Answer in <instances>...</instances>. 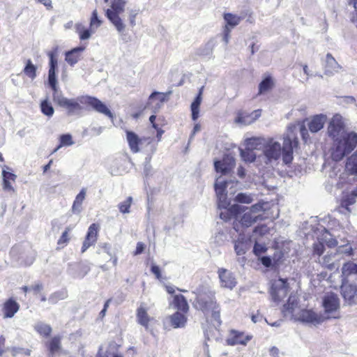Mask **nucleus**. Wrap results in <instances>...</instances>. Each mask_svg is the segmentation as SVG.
<instances>
[{
	"label": "nucleus",
	"mask_w": 357,
	"mask_h": 357,
	"mask_svg": "<svg viewBox=\"0 0 357 357\" xmlns=\"http://www.w3.org/2000/svg\"><path fill=\"white\" fill-rule=\"evenodd\" d=\"M56 104L66 109L68 114H73L81 111L83 105L86 109H92L100 114L112 119L113 114L107 106L98 98L90 96H82L76 99H68L65 97H58L54 99Z\"/></svg>",
	"instance_id": "nucleus-1"
},
{
	"label": "nucleus",
	"mask_w": 357,
	"mask_h": 357,
	"mask_svg": "<svg viewBox=\"0 0 357 357\" xmlns=\"http://www.w3.org/2000/svg\"><path fill=\"white\" fill-rule=\"evenodd\" d=\"M282 146L273 138H265L263 153L264 156H292L294 151L299 149V142L293 132L283 135Z\"/></svg>",
	"instance_id": "nucleus-2"
},
{
	"label": "nucleus",
	"mask_w": 357,
	"mask_h": 357,
	"mask_svg": "<svg viewBox=\"0 0 357 357\" xmlns=\"http://www.w3.org/2000/svg\"><path fill=\"white\" fill-rule=\"evenodd\" d=\"M297 305L298 296L296 294H290L287 303L283 305L282 310L284 316H291L296 320L314 326L321 324L326 319L323 315L312 310H302L298 314H295Z\"/></svg>",
	"instance_id": "nucleus-3"
},
{
	"label": "nucleus",
	"mask_w": 357,
	"mask_h": 357,
	"mask_svg": "<svg viewBox=\"0 0 357 357\" xmlns=\"http://www.w3.org/2000/svg\"><path fill=\"white\" fill-rule=\"evenodd\" d=\"M193 305L196 310L202 311L206 317L211 315L218 324L221 323L220 305L216 302L214 293L211 291L199 293Z\"/></svg>",
	"instance_id": "nucleus-4"
},
{
	"label": "nucleus",
	"mask_w": 357,
	"mask_h": 357,
	"mask_svg": "<svg viewBox=\"0 0 357 357\" xmlns=\"http://www.w3.org/2000/svg\"><path fill=\"white\" fill-rule=\"evenodd\" d=\"M333 146L337 156H348L357 146V132L344 133L333 142Z\"/></svg>",
	"instance_id": "nucleus-5"
},
{
	"label": "nucleus",
	"mask_w": 357,
	"mask_h": 357,
	"mask_svg": "<svg viewBox=\"0 0 357 357\" xmlns=\"http://www.w3.org/2000/svg\"><path fill=\"white\" fill-rule=\"evenodd\" d=\"M127 0H111L110 8L105 11V15L119 32L125 30V24L119 15L125 11Z\"/></svg>",
	"instance_id": "nucleus-6"
},
{
	"label": "nucleus",
	"mask_w": 357,
	"mask_h": 357,
	"mask_svg": "<svg viewBox=\"0 0 357 357\" xmlns=\"http://www.w3.org/2000/svg\"><path fill=\"white\" fill-rule=\"evenodd\" d=\"M126 140L132 153H137L149 148L154 147V139L151 137H139L132 130H126Z\"/></svg>",
	"instance_id": "nucleus-7"
},
{
	"label": "nucleus",
	"mask_w": 357,
	"mask_h": 357,
	"mask_svg": "<svg viewBox=\"0 0 357 357\" xmlns=\"http://www.w3.org/2000/svg\"><path fill=\"white\" fill-rule=\"evenodd\" d=\"M345 122L343 117L340 114H335L331 119L327 129L328 136L333 140V142L340 137L342 135L347 132L345 131Z\"/></svg>",
	"instance_id": "nucleus-8"
},
{
	"label": "nucleus",
	"mask_w": 357,
	"mask_h": 357,
	"mask_svg": "<svg viewBox=\"0 0 357 357\" xmlns=\"http://www.w3.org/2000/svg\"><path fill=\"white\" fill-rule=\"evenodd\" d=\"M265 138L262 137H252L244 140V149H241V156H256L254 151H264Z\"/></svg>",
	"instance_id": "nucleus-9"
},
{
	"label": "nucleus",
	"mask_w": 357,
	"mask_h": 357,
	"mask_svg": "<svg viewBox=\"0 0 357 357\" xmlns=\"http://www.w3.org/2000/svg\"><path fill=\"white\" fill-rule=\"evenodd\" d=\"M288 291V285L284 279H278L273 282L271 288L272 299L275 303H279L286 297Z\"/></svg>",
	"instance_id": "nucleus-10"
},
{
	"label": "nucleus",
	"mask_w": 357,
	"mask_h": 357,
	"mask_svg": "<svg viewBox=\"0 0 357 357\" xmlns=\"http://www.w3.org/2000/svg\"><path fill=\"white\" fill-rule=\"evenodd\" d=\"M261 109H255L248 113L243 110H238L236 113L234 122L242 125H250L255 122L261 115Z\"/></svg>",
	"instance_id": "nucleus-11"
},
{
	"label": "nucleus",
	"mask_w": 357,
	"mask_h": 357,
	"mask_svg": "<svg viewBox=\"0 0 357 357\" xmlns=\"http://www.w3.org/2000/svg\"><path fill=\"white\" fill-rule=\"evenodd\" d=\"M218 274L221 287L232 289L236 287L237 281L231 271L224 268H220L218 270Z\"/></svg>",
	"instance_id": "nucleus-12"
},
{
	"label": "nucleus",
	"mask_w": 357,
	"mask_h": 357,
	"mask_svg": "<svg viewBox=\"0 0 357 357\" xmlns=\"http://www.w3.org/2000/svg\"><path fill=\"white\" fill-rule=\"evenodd\" d=\"M223 17L226 22V24L223 28V38L225 43H227L230 38L231 29L241 22V17L230 13H225Z\"/></svg>",
	"instance_id": "nucleus-13"
},
{
	"label": "nucleus",
	"mask_w": 357,
	"mask_h": 357,
	"mask_svg": "<svg viewBox=\"0 0 357 357\" xmlns=\"http://www.w3.org/2000/svg\"><path fill=\"white\" fill-rule=\"evenodd\" d=\"M322 305L326 313L336 312L340 308V300L337 294L327 293L323 297Z\"/></svg>",
	"instance_id": "nucleus-14"
},
{
	"label": "nucleus",
	"mask_w": 357,
	"mask_h": 357,
	"mask_svg": "<svg viewBox=\"0 0 357 357\" xmlns=\"http://www.w3.org/2000/svg\"><path fill=\"white\" fill-rule=\"evenodd\" d=\"M50 58V68L48 71V82L52 89L54 91L57 90V81L56 77V70L57 68L58 61L56 54L53 52L48 53Z\"/></svg>",
	"instance_id": "nucleus-15"
},
{
	"label": "nucleus",
	"mask_w": 357,
	"mask_h": 357,
	"mask_svg": "<svg viewBox=\"0 0 357 357\" xmlns=\"http://www.w3.org/2000/svg\"><path fill=\"white\" fill-rule=\"evenodd\" d=\"M235 163L234 158H221L214 162V166L218 173L227 174L233 169Z\"/></svg>",
	"instance_id": "nucleus-16"
},
{
	"label": "nucleus",
	"mask_w": 357,
	"mask_h": 357,
	"mask_svg": "<svg viewBox=\"0 0 357 357\" xmlns=\"http://www.w3.org/2000/svg\"><path fill=\"white\" fill-rule=\"evenodd\" d=\"M340 259V257H337V253L331 252L320 258L319 262L322 266L332 271L338 270Z\"/></svg>",
	"instance_id": "nucleus-17"
},
{
	"label": "nucleus",
	"mask_w": 357,
	"mask_h": 357,
	"mask_svg": "<svg viewBox=\"0 0 357 357\" xmlns=\"http://www.w3.org/2000/svg\"><path fill=\"white\" fill-rule=\"evenodd\" d=\"M342 295L350 305L357 303V289L351 284H343L341 287Z\"/></svg>",
	"instance_id": "nucleus-18"
},
{
	"label": "nucleus",
	"mask_w": 357,
	"mask_h": 357,
	"mask_svg": "<svg viewBox=\"0 0 357 357\" xmlns=\"http://www.w3.org/2000/svg\"><path fill=\"white\" fill-rule=\"evenodd\" d=\"M251 245L250 238L239 234L238 239L234 242V250L237 255H243L251 248Z\"/></svg>",
	"instance_id": "nucleus-19"
},
{
	"label": "nucleus",
	"mask_w": 357,
	"mask_h": 357,
	"mask_svg": "<svg viewBox=\"0 0 357 357\" xmlns=\"http://www.w3.org/2000/svg\"><path fill=\"white\" fill-rule=\"evenodd\" d=\"M357 197V190H353L351 194L344 195L341 201L340 206L337 208L338 212L347 214L351 212L349 206L356 202Z\"/></svg>",
	"instance_id": "nucleus-20"
},
{
	"label": "nucleus",
	"mask_w": 357,
	"mask_h": 357,
	"mask_svg": "<svg viewBox=\"0 0 357 357\" xmlns=\"http://www.w3.org/2000/svg\"><path fill=\"white\" fill-rule=\"evenodd\" d=\"M98 226L93 223L88 229V231L83 243L82 252H84L91 245L95 244L97 241Z\"/></svg>",
	"instance_id": "nucleus-21"
},
{
	"label": "nucleus",
	"mask_w": 357,
	"mask_h": 357,
	"mask_svg": "<svg viewBox=\"0 0 357 357\" xmlns=\"http://www.w3.org/2000/svg\"><path fill=\"white\" fill-rule=\"evenodd\" d=\"M327 116L325 114H316L311 117L307 123V126L310 132H317L321 130L326 122Z\"/></svg>",
	"instance_id": "nucleus-22"
},
{
	"label": "nucleus",
	"mask_w": 357,
	"mask_h": 357,
	"mask_svg": "<svg viewBox=\"0 0 357 357\" xmlns=\"http://www.w3.org/2000/svg\"><path fill=\"white\" fill-rule=\"evenodd\" d=\"M136 319L139 324L148 329L149 321L152 318L148 314V309L145 303H141L137 309Z\"/></svg>",
	"instance_id": "nucleus-23"
},
{
	"label": "nucleus",
	"mask_w": 357,
	"mask_h": 357,
	"mask_svg": "<svg viewBox=\"0 0 357 357\" xmlns=\"http://www.w3.org/2000/svg\"><path fill=\"white\" fill-rule=\"evenodd\" d=\"M275 86V80L271 75H266L258 86V95L266 94Z\"/></svg>",
	"instance_id": "nucleus-24"
},
{
	"label": "nucleus",
	"mask_w": 357,
	"mask_h": 357,
	"mask_svg": "<svg viewBox=\"0 0 357 357\" xmlns=\"http://www.w3.org/2000/svg\"><path fill=\"white\" fill-rule=\"evenodd\" d=\"M243 211V206L239 204H234L230 206L229 209H225L220 213V218L227 221L231 218L232 216H238L241 211ZM238 217L236 218L238 220Z\"/></svg>",
	"instance_id": "nucleus-25"
},
{
	"label": "nucleus",
	"mask_w": 357,
	"mask_h": 357,
	"mask_svg": "<svg viewBox=\"0 0 357 357\" xmlns=\"http://www.w3.org/2000/svg\"><path fill=\"white\" fill-rule=\"evenodd\" d=\"M249 340L248 336H245L242 333L232 331L227 340V342L229 345L232 346L236 344L245 345Z\"/></svg>",
	"instance_id": "nucleus-26"
},
{
	"label": "nucleus",
	"mask_w": 357,
	"mask_h": 357,
	"mask_svg": "<svg viewBox=\"0 0 357 357\" xmlns=\"http://www.w3.org/2000/svg\"><path fill=\"white\" fill-rule=\"evenodd\" d=\"M19 309L20 305L14 299L9 298L3 305V317L12 318Z\"/></svg>",
	"instance_id": "nucleus-27"
},
{
	"label": "nucleus",
	"mask_w": 357,
	"mask_h": 357,
	"mask_svg": "<svg viewBox=\"0 0 357 357\" xmlns=\"http://www.w3.org/2000/svg\"><path fill=\"white\" fill-rule=\"evenodd\" d=\"M156 120V116L155 115H151L149 117V121L152 125V127L156 130V137H157V142H159L161 140L162 135L165 132L164 130L162 129V127L166 124V121L164 117H158V122H155Z\"/></svg>",
	"instance_id": "nucleus-28"
},
{
	"label": "nucleus",
	"mask_w": 357,
	"mask_h": 357,
	"mask_svg": "<svg viewBox=\"0 0 357 357\" xmlns=\"http://www.w3.org/2000/svg\"><path fill=\"white\" fill-rule=\"evenodd\" d=\"M215 190L216 192V195L220 202L225 201L227 197V181L222 179L221 177H219L216 179L215 183Z\"/></svg>",
	"instance_id": "nucleus-29"
},
{
	"label": "nucleus",
	"mask_w": 357,
	"mask_h": 357,
	"mask_svg": "<svg viewBox=\"0 0 357 357\" xmlns=\"http://www.w3.org/2000/svg\"><path fill=\"white\" fill-rule=\"evenodd\" d=\"M243 214L240 217L239 223L245 227H250L253 223L256 222L259 216L258 215H253L252 213L248 211L243 206Z\"/></svg>",
	"instance_id": "nucleus-30"
},
{
	"label": "nucleus",
	"mask_w": 357,
	"mask_h": 357,
	"mask_svg": "<svg viewBox=\"0 0 357 357\" xmlns=\"http://www.w3.org/2000/svg\"><path fill=\"white\" fill-rule=\"evenodd\" d=\"M203 87L199 89V91L195 98L194 101L192 102L190 109L192 113V119L195 121L199 116V107L202 102V96Z\"/></svg>",
	"instance_id": "nucleus-31"
},
{
	"label": "nucleus",
	"mask_w": 357,
	"mask_h": 357,
	"mask_svg": "<svg viewBox=\"0 0 357 357\" xmlns=\"http://www.w3.org/2000/svg\"><path fill=\"white\" fill-rule=\"evenodd\" d=\"M357 274V264L353 261H348L343 264L342 267V280H346L347 278L352 275Z\"/></svg>",
	"instance_id": "nucleus-32"
},
{
	"label": "nucleus",
	"mask_w": 357,
	"mask_h": 357,
	"mask_svg": "<svg viewBox=\"0 0 357 357\" xmlns=\"http://www.w3.org/2000/svg\"><path fill=\"white\" fill-rule=\"evenodd\" d=\"M173 304L177 310L185 313L189 310V305L185 298L181 295H175L174 296Z\"/></svg>",
	"instance_id": "nucleus-33"
},
{
	"label": "nucleus",
	"mask_w": 357,
	"mask_h": 357,
	"mask_svg": "<svg viewBox=\"0 0 357 357\" xmlns=\"http://www.w3.org/2000/svg\"><path fill=\"white\" fill-rule=\"evenodd\" d=\"M170 321L174 328H182L185 326L187 318L183 312H176L170 317Z\"/></svg>",
	"instance_id": "nucleus-34"
},
{
	"label": "nucleus",
	"mask_w": 357,
	"mask_h": 357,
	"mask_svg": "<svg viewBox=\"0 0 357 357\" xmlns=\"http://www.w3.org/2000/svg\"><path fill=\"white\" fill-rule=\"evenodd\" d=\"M74 27L81 40H88L93 32V29L86 28L82 23H76Z\"/></svg>",
	"instance_id": "nucleus-35"
},
{
	"label": "nucleus",
	"mask_w": 357,
	"mask_h": 357,
	"mask_svg": "<svg viewBox=\"0 0 357 357\" xmlns=\"http://www.w3.org/2000/svg\"><path fill=\"white\" fill-rule=\"evenodd\" d=\"M343 158H324V162L323 166L324 168H327L328 166H332L333 169L332 172L330 173V176L332 177L333 175H336L335 172L340 171V168L338 167L337 163L342 159Z\"/></svg>",
	"instance_id": "nucleus-36"
},
{
	"label": "nucleus",
	"mask_w": 357,
	"mask_h": 357,
	"mask_svg": "<svg viewBox=\"0 0 357 357\" xmlns=\"http://www.w3.org/2000/svg\"><path fill=\"white\" fill-rule=\"evenodd\" d=\"M84 50L83 47H76L73 49L72 50L66 52V61L70 65L73 66L79 59V52Z\"/></svg>",
	"instance_id": "nucleus-37"
},
{
	"label": "nucleus",
	"mask_w": 357,
	"mask_h": 357,
	"mask_svg": "<svg viewBox=\"0 0 357 357\" xmlns=\"http://www.w3.org/2000/svg\"><path fill=\"white\" fill-rule=\"evenodd\" d=\"M74 144L73 137L70 134H63L59 136V145L54 149L52 153H54L58 149L63 146H69Z\"/></svg>",
	"instance_id": "nucleus-38"
},
{
	"label": "nucleus",
	"mask_w": 357,
	"mask_h": 357,
	"mask_svg": "<svg viewBox=\"0 0 357 357\" xmlns=\"http://www.w3.org/2000/svg\"><path fill=\"white\" fill-rule=\"evenodd\" d=\"M24 73L31 78L33 79L36 77V67L34 66L31 59H28L26 63V66L23 70Z\"/></svg>",
	"instance_id": "nucleus-39"
},
{
	"label": "nucleus",
	"mask_w": 357,
	"mask_h": 357,
	"mask_svg": "<svg viewBox=\"0 0 357 357\" xmlns=\"http://www.w3.org/2000/svg\"><path fill=\"white\" fill-rule=\"evenodd\" d=\"M50 354L53 356L61 349V339L59 337H54L49 343Z\"/></svg>",
	"instance_id": "nucleus-40"
},
{
	"label": "nucleus",
	"mask_w": 357,
	"mask_h": 357,
	"mask_svg": "<svg viewBox=\"0 0 357 357\" xmlns=\"http://www.w3.org/2000/svg\"><path fill=\"white\" fill-rule=\"evenodd\" d=\"M34 328L38 333L44 336H48L52 332L51 326L43 322L37 323Z\"/></svg>",
	"instance_id": "nucleus-41"
},
{
	"label": "nucleus",
	"mask_w": 357,
	"mask_h": 357,
	"mask_svg": "<svg viewBox=\"0 0 357 357\" xmlns=\"http://www.w3.org/2000/svg\"><path fill=\"white\" fill-rule=\"evenodd\" d=\"M40 109L43 114L49 117L52 116L54 112L53 107L47 99L41 101Z\"/></svg>",
	"instance_id": "nucleus-42"
},
{
	"label": "nucleus",
	"mask_w": 357,
	"mask_h": 357,
	"mask_svg": "<svg viewBox=\"0 0 357 357\" xmlns=\"http://www.w3.org/2000/svg\"><path fill=\"white\" fill-rule=\"evenodd\" d=\"M345 169L350 174L357 175V158H347Z\"/></svg>",
	"instance_id": "nucleus-43"
},
{
	"label": "nucleus",
	"mask_w": 357,
	"mask_h": 357,
	"mask_svg": "<svg viewBox=\"0 0 357 357\" xmlns=\"http://www.w3.org/2000/svg\"><path fill=\"white\" fill-rule=\"evenodd\" d=\"M154 99L158 100L159 102L157 103V105L159 107L165 101L167 100V95L164 93L154 91L149 96V102Z\"/></svg>",
	"instance_id": "nucleus-44"
},
{
	"label": "nucleus",
	"mask_w": 357,
	"mask_h": 357,
	"mask_svg": "<svg viewBox=\"0 0 357 357\" xmlns=\"http://www.w3.org/2000/svg\"><path fill=\"white\" fill-rule=\"evenodd\" d=\"M67 296L66 291H56L50 295L48 301L51 304H56L59 301L66 298Z\"/></svg>",
	"instance_id": "nucleus-45"
},
{
	"label": "nucleus",
	"mask_w": 357,
	"mask_h": 357,
	"mask_svg": "<svg viewBox=\"0 0 357 357\" xmlns=\"http://www.w3.org/2000/svg\"><path fill=\"white\" fill-rule=\"evenodd\" d=\"M321 240L330 248L335 247L337 245L336 239L333 238L331 234L326 230H325L324 233L322 234Z\"/></svg>",
	"instance_id": "nucleus-46"
},
{
	"label": "nucleus",
	"mask_w": 357,
	"mask_h": 357,
	"mask_svg": "<svg viewBox=\"0 0 357 357\" xmlns=\"http://www.w3.org/2000/svg\"><path fill=\"white\" fill-rule=\"evenodd\" d=\"M337 257H340V255H346L347 256H351L353 255V248L349 245H344L342 246H339L336 251Z\"/></svg>",
	"instance_id": "nucleus-47"
},
{
	"label": "nucleus",
	"mask_w": 357,
	"mask_h": 357,
	"mask_svg": "<svg viewBox=\"0 0 357 357\" xmlns=\"http://www.w3.org/2000/svg\"><path fill=\"white\" fill-rule=\"evenodd\" d=\"M132 201V198L131 197H128L126 200L121 202L119 204V211L123 213H130V207L131 206V203Z\"/></svg>",
	"instance_id": "nucleus-48"
},
{
	"label": "nucleus",
	"mask_w": 357,
	"mask_h": 357,
	"mask_svg": "<svg viewBox=\"0 0 357 357\" xmlns=\"http://www.w3.org/2000/svg\"><path fill=\"white\" fill-rule=\"evenodd\" d=\"M235 200L240 203L250 204L253 201V199L250 195L241 192L236 196Z\"/></svg>",
	"instance_id": "nucleus-49"
},
{
	"label": "nucleus",
	"mask_w": 357,
	"mask_h": 357,
	"mask_svg": "<svg viewBox=\"0 0 357 357\" xmlns=\"http://www.w3.org/2000/svg\"><path fill=\"white\" fill-rule=\"evenodd\" d=\"M101 20L98 17V13L95 10L93 11L90 20V28L93 29V27L98 28L101 25Z\"/></svg>",
	"instance_id": "nucleus-50"
},
{
	"label": "nucleus",
	"mask_w": 357,
	"mask_h": 357,
	"mask_svg": "<svg viewBox=\"0 0 357 357\" xmlns=\"http://www.w3.org/2000/svg\"><path fill=\"white\" fill-rule=\"evenodd\" d=\"M324 250V242L322 241H319L317 243H314V245H313L314 255H317L319 257H320L323 254Z\"/></svg>",
	"instance_id": "nucleus-51"
},
{
	"label": "nucleus",
	"mask_w": 357,
	"mask_h": 357,
	"mask_svg": "<svg viewBox=\"0 0 357 357\" xmlns=\"http://www.w3.org/2000/svg\"><path fill=\"white\" fill-rule=\"evenodd\" d=\"M266 250L267 248H266L265 245L259 244L258 243H255L253 248V252L255 255L259 256L261 254L266 252Z\"/></svg>",
	"instance_id": "nucleus-52"
},
{
	"label": "nucleus",
	"mask_w": 357,
	"mask_h": 357,
	"mask_svg": "<svg viewBox=\"0 0 357 357\" xmlns=\"http://www.w3.org/2000/svg\"><path fill=\"white\" fill-rule=\"evenodd\" d=\"M150 158H145L144 162V174L146 177L149 176L150 174H151L152 170H151V165L150 164Z\"/></svg>",
	"instance_id": "nucleus-53"
},
{
	"label": "nucleus",
	"mask_w": 357,
	"mask_h": 357,
	"mask_svg": "<svg viewBox=\"0 0 357 357\" xmlns=\"http://www.w3.org/2000/svg\"><path fill=\"white\" fill-rule=\"evenodd\" d=\"M70 230V229L69 227H67L66 229V230L63 232L62 235L61 236V237L58 240L57 243L59 245H65V244H66L68 242V241H69L68 231Z\"/></svg>",
	"instance_id": "nucleus-54"
},
{
	"label": "nucleus",
	"mask_w": 357,
	"mask_h": 357,
	"mask_svg": "<svg viewBox=\"0 0 357 357\" xmlns=\"http://www.w3.org/2000/svg\"><path fill=\"white\" fill-rule=\"evenodd\" d=\"M139 14V10H131L129 13L128 20L130 25L134 27L136 25L135 19Z\"/></svg>",
	"instance_id": "nucleus-55"
},
{
	"label": "nucleus",
	"mask_w": 357,
	"mask_h": 357,
	"mask_svg": "<svg viewBox=\"0 0 357 357\" xmlns=\"http://www.w3.org/2000/svg\"><path fill=\"white\" fill-rule=\"evenodd\" d=\"M300 132L303 140L306 143L310 139L308 130L305 124H302L300 127Z\"/></svg>",
	"instance_id": "nucleus-56"
},
{
	"label": "nucleus",
	"mask_w": 357,
	"mask_h": 357,
	"mask_svg": "<svg viewBox=\"0 0 357 357\" xmlns=\"http://www.w3.org/2000/svg\"><path fill=\"white\" fill-rule=\"evenodd\" d=\"M2 176H3V181H15L16 178V175L7 172L6 170L2 171Z\"/></svg>",
	"instance_id": "nucleus-57"
},
{
	"label": "nucleus",
	"mask_w": 357,
	"mask_h": 357,
	"mask_svg": "<svg viewBox=\"0 0 357 357\" xmlns=\"http://www.w3.org/2000/svg\"><path fill=\"white\" fill-rule=\"evenodd\" d=\"M245 209L252 213L253 215H257V213L263 211V204L259 203L256 204L252 205L250 208H246Z\"/></svg>",
	"instance_id": "nucleus-58"
},
{
	"label": "nucleus",
	"mask_w": 357,
	"mask_h": 357,
	"mask_svg": "<svg viewBox=\"0 0 357 357\" xmlns=\"http://www.w3.org/2000/svg\"><path fill=\"white\" fill-rule=\"evenodd\" d=\"M82 203L74 201L72 206V213L74 214H79L82 210Z\"/></svg>",
	"instance_id": "nucleus-59"
},
{
	"label": "nucleus",
	"mask_w": 357,
	"mask_h": 357,
	"mask_svg": "<svg viewBox=\"0 0 357 357\" xmlns=\"http://www.w3.org/2000/svg\"><path fill=\"white\" fill-rule=\"evenodd\" d=\"M86 190L85 188H82L79 192V194L76 196L75 199L74 201L82 203L86 197Z\"/></svg>",
	"instance_id": "nucleus-60"
},
{
	"label": "nucleus",
	"mask_w": 357,
	"mask_h": 357,
	"mask_svg": "<svg viewBox=\"0 0 357 357\" xmlns=\"http://www.w3.org/2000/svg\"><path fill=\"white\" fill-rule=\"evenodd\" d=\"M151 271L152 273L155 275L157 279L161 278V272L158 266L155 264H152Z\"/></svg>",
	"instance_id": "nucleus-61"
},
{
	"label": "nucleus",
	"mask_w": 357,
	"mask_h": 357,
	"mask_svg": "<svg viewBox=\"0 0 357 357\" xmlns=\"http://www.w3.org/2000/svg\"><path fill=\"white\" fill-rule=\"evenodd\" d=\"M144 248H145L144 244L142 242H138L137 243V247H136V250L134 252V255H140L141 253H142L144 252Z\"/></svg>",
	"instance_id": "nucleus-62"
},
{
	"label": "nucleus",
	"mask_w": 357,
	"mask_h": 357,
	"mask_svg": "<svg viewBox=\"0 0 357 357\" xmlns=\"http://www.w3.org/2000/svg\"><path fill=\"white\" fill-rule=\"evenodd\" d=\"M11 181H3V190L8 192H15L10 183Z\"/></svg>",
	"instance_id": "nucleus-63"
},
{
	"label": "nucleus",
	"mask_w": 357,
	"mask_h": 357,
	"mask_svg": "<svg viewBox=\"0 0 357 357\" xmlns=\"http://www.w3.org/2000/svg\"><path fill=\"white\" fill-rule=\"evenodd\" d=\"M267 231V227L266 225H260L255 228L254 232L258 233L260 235L264 234Z\"/></svg>",
	"instance_id": "nucleus-64"
}]
</instances>
